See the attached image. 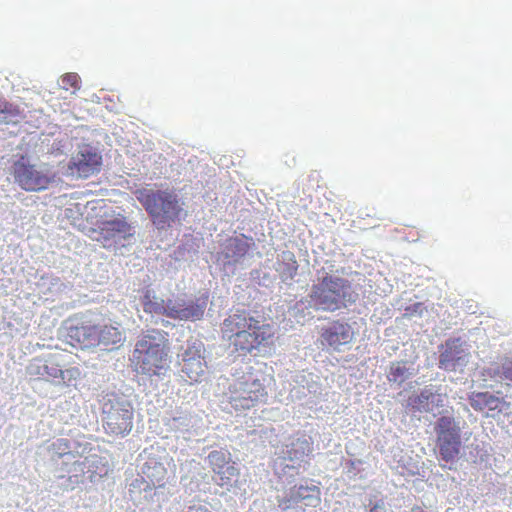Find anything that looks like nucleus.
I'll return each mask as SVG.
<instances>
[{
  "label": "nucleus",
  "instance_id": "obj_1",
  "mask_svg": "<svg viewBox=\"0 0 512 512\" xmlns=\"http://www.w3.org/2000/svg\"><path fill=\"white\" fill-rule=\"evenodd\" d=\"M135 196L159 232L181 224L188 216L183 196L173 188L148 185L137 189Z\"/></svg>",
  "mask_w": 512,
  "mask_h": 512
},
{
  "label": "nucleus",
  "instance_id": "obj_2",
  "mask_svg": "<svg viewBox=\"0 0 512 512\" xmlns=\"http://www.w3.org/2000/svg\"><path fill=\"white\" fill-rule=\"evenodd\" d=\"M357 299L358 294L347 279L331 274L318 277V283L310 290V302L318 311L334 312L349 307Z\"/></svg>",
  "mask_w": 512,
  "mask_h": 512
},
{
  "label": "nucleus",
  "instance_id": "obj_3",
  "mask_svg": "<svg viewBox=\"0 0 512 512\" xmlns=\"http://www.w3.org/2000/svg\"><path fill=\"white\" fill-rule=\"evenodd\" d=\"M101 410L103 427L107 433L125 436L131 432L134 408L128 396L115 392L103 395Z\"/></svg>",
  "mask_w": 512,
  "mask_h": 512
},
{
  "label": "nucleus",
  "instance_id": "obj_4",
  "mask_svg": "<svg viewBox=\"0 0 512 512\" xmlns=\"http://www.w3.org/2000/svg\"><path fill=\"white\" fill-rule=\"evenodd\" d=\"M436 448L439 461L445 462L444 467L452 469L456 464L461 449V428L454 417L443 415L434 425Z\"/></svg>",
  "mask_w": 512,
  "mask_h": 512
},
{
  "label": "nucleus",
  "instance_id": "obj_5",
  "mask_svg": "<svg viewBox=\"0 0 512 512\" xmlns=\"http://www.w3.org/2000/svg\"><path fill=\"white\" fill-rule=\"evenodd\" d=\"M74 458L71 441L57 438L39 445L35 452L36 467L44 472L53 473L62 478V472L68 471L69 462Z\"/></svg>",
  "mask_w": 512,
  "mask_h": 512
},
{
  "label": "nucleus",
  "instance_id": "obj_6",
  "mask_svg": "<svg viewBox=\"0 0 512 512\" xmlns=\"http://www.w3.org/2000/svg\"><path fill=\"white\" fill-rule=\"evenodd\" d=\"M14 183L27 192H41L54 181V174L46 164H31L21 157L11 167Z\"/></svg>",
  "mask_w": 512,
  "mask_h": 512
},
{
  "label": "nucleus",
  "instance_id": "obj_7",
  "mask_svg": "<svg viewBox=\"0 0 512 512\" xmlns=\"http://www.w3.org/2000/svg\"><path fill=\"white\" fill-rule=\"evenodd\" d=\"M205 346L199 339L191 338L177 353L178 364L183 376L192 382H200L206 373Z\"/></svg>",
  "mask_w": 512,
  "mask_h": 512
},
{
  "label": "nucleus",
  "instance_id": "obj_8",
  "mask_svg": "<svg viewBox=\"0 0 512 512\" xmlns=\"http://www.w3.org/2000/svg\"><path fill=\"white\" fill-rule=\"evenodd\" d=\"M168 351L169 346L135 348V352L143 354L142 360L138 363L137 372L150 378L157 377L159 380H164L170 369Z\"/></svg>",
  "mask_w": 512,
  "mask_h": 512
},
{
  "label": "nucleus",
  "instance_id": "obj_9",
  "mask_svg": "<svg viewBox=\"0 0 512 512\" xmlns=\"http://www.w3.org/2000/svg\"><path fill=\"white\" fill-rule=\"evenodd\" d=\"M101 165L102 156L97 149L90 144H82L73 152L68 163V171L72 176L88 178L98 173Z\"/></svg>",
  "mask_w": 512,
  "mask_h": 512
},
{
  "label": "nucleus",
  "instance_id": "obj_10",
  "mask_svg": "<svg viewBox=\"0 0 512 512\" xmlns=\"http://www.w3.org/2000/svg\"><path fill=\"white\" fill-rule=\"evenodd\" d=\"M439 356V368L449 372L462 373L470 362L468 345L460 337L445 341Z\"/></svg>",
  "mask_w": 512,
  "mask_h": 512
},
{
  "label": "nucleus",
  "instance_id": "obj_11",
  "mask_svg": "<svg viewBox=\"0 0 512 512\" xmlns=\"http://www.w3.org/2000/svg\"><path fill=\"white\" fill-rule=\"evenodd\" d=\"M209 302L207 292L200 293L189 299L177 298L173 300L170 310V318L178 321H199L203 319Z\"/></svg>",
  "mask_w": 512,
  "mask_h": 512
},
{
  "label": "nucleus",
  "instance_id": "obj_12",
  "mask_svg": "<svg viewBox=\"0 0 512 512\" xmlns=\"http://www.w3.org/2000/svg\"><path fill=\"white\" fill-rule=\"evenodd\" d=\"M468 403L486 418H498L501 414H508L511 409L510 402L490 392H472L468 396Z\"/></svg>",
  "mask_w": 512,
  "mask_h": 512
},
{
  "label": "nucleus",
  "instance_id": "obj_13",
  "mask_svg": "<svg viewBox=\"0 0 512 512\" xmlns=\"http://www.w3.org/2000/svg\"><path fill=\"white\" fill-rule=\"evenodd\" d=\"M101 235L105 241L125 247L135 241V227L124 216L118 215L102 223Z\"/></svg>",
  "mask_w": 512,
  "mask_h": 512
},
{
  "label": "nucleus",
  "instance_id": "obj_14",
  "mask_svg": "<svg viewBox=\"0 0 512 512\" xmlns=\"http://www.w3.org/2000/svg\"><path fill=\"white\" fill-rule=\"evenodd\" d=\"M61 335L74 347L81 349L96 347V326L78 325L73 321H66L61 329Z\"/></svg>",
  "mask_w": 512,
  "mask_h": 512
},
{
  "label": "nucleus",
  "instance_id": "obj_15",
  "mask_svg": "<svg viewBox=\"0 0 512 512\" xmlns=\"http://www.w3.org/2000/svg\"><path fill=\"white\" fill-rule=\"evenodd\" d=\"M255 328L238 331L233 336V344L236 350L243 354L252 353L253 350H259V347L266 343L271 337L269 329L264 324L257 323Z\"/></svg>",
  "mask_w": 512,
  "mask_h": 512
},
{
  "label": "nucleus",
  "instance_id": "obj_16",
  "mask_svg": "<svg viewBox=\"0 0 512 512\" xmlns=\"http://www.w3.org/2000/svg\"><path fill=\"white\" fill-rule=\"evenodd\" d=\"M408 405L415 411L434 414L437 409L443 407L444 396L439 387L430 384L421 389L418 394L410 396Z\"/></svg>",
  "mask_w": 512,
  "mask_h": 512
},
{
  "label": "nucleus",
  "instance_id": "obj_17",
  "mask_svg": "<svg viewBox=\"0 0 512 512\" xmlns=\"http://www.w3.org/2000/svg\"><path fill=\"white\" fill-rule=\"evenodd\" d=\"M355 336L352 326L345 322L335 321L322 329L323 341L334 350L342 351L351 344Z\"/></svg>",
  "mask_w": 512,
  "mask_h": 512
},
{
  "label": "nucleus",
  "instance_id": "obj_18",
  "mask_svg": "<svg viewBox=\"0 0 512 512\" xmlns=\"http://www.w3.org/2000/svg\"><path fill=\"white\" fill-rule=\"evenodd\" d=\"M257 323H260V321L255 319L250 312L235 310L224 319L222 330L229 339H232L238 331L255 328Z\"/></svg>",
  "mask_w": 512,
  "mask_h": 512
},
{
  "label": "nucleus",
  "instance_id": "obj_19",
  "mask_svg": "<svg viewBox=\"0 0 512 512\" xmlns=\"http://www.w3.org/2000/svg\"><path fill=\"white\" fill-rule=\"evenodd\" d=\"M96 347H103V350L114 351L119 349L124 341L125 334L118 327L104 326L102 328L96 327Z\"/></svg>",
  "mask_w": 512,
  "mask_h": 512
},
{
  "label": "nucleus",
  "instance_id": "obj_20",
  "mask_svg": "<svg viewBox=\"0 0 512 512\" xmlns=\"http://www.w3.org/2000/svg\"><path fill=\"white\" fill-rule=\"evenodd\" d=\"M250 248L248 238L244 235L229 238L224 246V256L228 264L239 263Z\"/></svg>",
  "mask_w": 512,
  "mask_h": 512
},
{
  "label": "nucleus",
  "instance_id": "obj_21",
  "mask_svg": "<svg viewBox=\"0 0 512 512\" xmlns=\"http://www.w3.org/2000/svg\"><path fill=\"white\" fill-rule=\"evenodd\" d=\"M416 373L417 369L412 362L395 361L389 366L387 379L389 383L394 384L399 388L405 381L415 376Z\"/></svg>",
  "mask_w": 512,
  "mask_h": 512
},
{
  "label": "nucleus",
  "instance_id": "obj_22",
  "mask_svg": "<svg viewBox=\"0 0 512 512\" xmlns=\"http://www.w3.org/2000/svg\"><path fill=\"white\" fill-rule=\"evenodd\" d=\"M141 303L146 313L170 318L169 308L172 307L173 300L169 299L165 301L163 298L155 295L154 292L147 290L142 297Z\"/></svg>",
  "mask_w": 512,
  "mask_h": 512
},
{
  "label": "nucleus",
  "instance_id": "obj_23",
  "mask_svg": "<svg viewBox=\"0 0 512 512\" xmlns=\"http://www.w3.org/2000/svg\"><path fill=\"white\" fill-rule=\"evenodd\" d=\"M291 490V497L295 500L296 504L304 502L306 506L316 507L320 499V489L316 485H295Z\"/></svg>",
  "mask_w": 512,
  "mask_h": 512
},
{
  "label": "nucleus",
  "instance_id": "obj_24",
  "mask_svg": "<svg viewBox=\"0 0 512 512\" xmlns=\"http://www.w3.org/2000/svg\"><path fill=\"white\" fill-rule=\"evenodd\" d=\"M169 346L168 334L158 329H148L137 341L135 348H152Z\"/></svg>",
  "mask_w": 512,
  "mask_h": 512
},
{
  "label": "nucleus",
  "instance_id": "obj_25",
  "mask_svg": "<svg viewBox=\"0 0 512 512\" xmlns=\"http://www.w3.org/2000/svg\"><path fill=\"white\" fill-rule=\"evenodd\" d=\"M37 373L41 376H47L53 380H57V383L66 382L70 380L77 373V369H66L63 370L55 363H44L38 367Z\"/></svg>",
  "mask_w": 512,
  "mask_h": 512
},
{
  "label": "nucleus",
  "instance_id": "obj_26",
  "mask_svg": "<svg viewBox=\"0 0 512 512\" xmlns=\"http://www.w3.org/2000/svg\"><path fill=\"white\" fill-rule=\"evenodd\" d=\"M247 385V397H243L244 403L241 404L244 408H250L254 406L256 402L265 401L267 397V391L264 385L260 382V380L255 379L250 384Z\"/></svg>",
  "mask_w": 512,
  "mask_h": 512
},
{
  "label": "nucleus",
  "instance_id": "obj_27",
  "mask_svg": "<svg viewBox=\"0 0 512 512\" xmlns=\"http://www.w3.org/2000/svg\"><path fill=\"white\" fill-rule=\"evenodd\" d=\"M313 311H317L314 304L310 302V293L307 297L297 301L290 308V315L293 316L298 323H303L307 319L313 318Z\"/></svg>",
  "mask_w": 512,
  "mask_h": 512
},
{
  "label": "nucleus",
  "instance_id": "obj_28",
  "mask_svg": "<svg viewBox=\"0 0 512 512\" xmlns=\"http://www.w3.org/2000/svg\"><path fill=\"white\" fill-rule=\"evenodd\" d=\"M143 474L151 481L152 485H160L167 474L166 468L156 460L147 461L142 467Z\"/></svg>",
  "mask_w": 512,
  "mask_h": 512
},
{
  "label": "nucleus",
  "instance_id": "obj_29",
  "mask_svg": "<svg viewBox=\"0 0 512 512\" xmlns=\"http://www.w3.org/2000/svg\"><path fill=\"white\" fill-rule=\"evenodd\" d=\"M488 373L499 380L512 381V356L505 357L499 365H492L488 368Z\"/></svg>",
  "mask_w": 512,
  "mask_h": 512
},
{
  "label": "nucleus",
  "instance_id": "obj_30",
  "mask_svg": "<svg viewBox=\"0 0 512 512\" xmlns=\"http://www.w3.org/2000/svg\"><path fill=\"white\" fill-rule=\"evenodd\" d=\"M293 382L295 383L294 386L303 387V388L307 389V392L309 394L316 395L317 393H319L320 386H319L318 382H316L313 379V375L310 373L306 374L303 371L297 372L293 376Z\"/></svg>",
  "mask_w": 512,
  "mask_h": 512
},
{
  "label": "nucleus",
  "instance_id": "obj_31",
  "mask_svg": "<svg viewBox=\"0 0 512 512\" xmlns=\"http://www.w3.org/2000/svg\"><path fill=\"white\" fill-rule=\"evenodd\" d=\"M208 462L215 473L221 472L230 461V453L224 450H212L207 456Z\"/></svg>",
  "mask_w": 512,
  "mask_h": 512
},
{
  "label": "nucleus",
  "instance_id": "obj_32",
  "mask_svg": "<svg viewBox=\"0 0 512 512\" xmlns=\"http://www.w3.org/2000/svg\"><path fill=\"white\" fill-rule=\"evenodd\" d=\"M17 116L18 111L12 104L5 100H0V123H16Z\"/></svg>",
  "mask_w": 512,
  "mask_h": 512
},
{
  "label": "nucleus",
  "instance_id": "obj_33",
  "mask_svg": "<svg viewBox=\"0 0 512 512\" xmlns=\"http://www.w3.org/2000/svg\"><path fill=\"white\" fill-rule=\"evenodd\" d=\"M310 451V445L307 440L298 439L296 442L292 443V448L287 450L288 457L293 460L294 458H299V456H303Z\"/></svg>",
  "mask_w": 512,
  "mask_h": 512
},
{
  "label": "nucleus",
  "instance_id": "obj_34",
  "mask_svg": "<svg viewBox=\"0 0 512 512\" xmlns=\"http://www.w3.org/2000/svg\"><path fill=\"white\" fill-rule=\"evenodd\" d=\"M366 512H387L388 504L383 497H370L364 504Z\"/></svg>",
  "mask_w": 512,
  "mask_h": 512
},
{
  "label": "nucleus",
  "instance_id": "obj_35",
  "mask_svg": "<svg viewBox=\"0 0 512 512\" xmlns=\"http://www.w3.org/2000/svg\"><path fill=\"white\" fill-rule=\"evenodd\" d=\"M195 419L188 414L179 415L177 417H173L172 425L177 429H185L188 430L190 427L194 426Z\"/></svg>",
  "mask_w": 512,
  "mask_h": 512
},
{
  "label": "nucleus",
  "instance_id": "obj_36",
  "mask_svg": "<svg viewBox=\"0 0 512 512\" xmlns=\"http://www.w3.org/2000/svg\"><path fill=\"white\" fill-rule=\"evenodd\" d=\"M426 310L425 306L421 302H415L407 305L404 308V317H413V316H422L423 312Z\"/></svg>",
  "mask_w": 512,
  "mask_h": 512
},
{
  "label": "nucleus",
  "instance_id": "obj_37",
  "mask_svg": "<svg viewBox=\"0 0 512 512\" xmlns=\"http://www.w3.org/2000/svg\"><path fill=\"white\" fill-rule=\"evenodd\" d=\"M276 503L282 510H287L296 504L295 500L291 497V490L289 489L282 495L276 496Z\"/></svg>",
  "mask_w": 512,
  "mask_h": 512
},
{
  "label": "nucleus",
  "instance_id": "obj_38",
  "mask_svg": "<svg viewBox=\"0 0 512 512\" xmlns=\"http://www.w3.org/2000/svg\"><path fill=\"white\" fill-rule=\"evenodd\" d=\"M80 77L77 73H67L61 77L62 87L67 89V86H71L75 89H79Z\"/></svg>",
  "mask_w": 512,
  "mask_h": 512
},
{
  "label": "nucleus",
  "instance_id": "obj_39",
  "mask_svg": "<svg viewBox=\"0 0 512 512\" xmlns=\"http://www.w3.org/2000/svg\"><path fill=\"white\" fill-rule=\"evenodd\" d=\"M239 474L238 469L234 465L225 466L221 472L218 473L220 475V479L222 481H229L232 477H235Z\"/></svg>",
  "mask_w": 512,
  "mask_h": 512
},
{
  "label": "nucleus",
  "instance_id": "obj_40",
  "mask_svg": "<svg viewBox=\"0 0 512 512\" xmlns=\"http://www.w3.org/2000/svg\"><path fill=\"white\" fill-rule=\"evenodd\" d=\"M309 393L307 392V389L303 387L293 386V388L290 390V397L292 400H302L306 398V396Z\"/></svg>",
  "mask_w": 512,
  "mask_h": 512
},
{
  "label": "nucleus",
  "instance_id": "obj_41",
  "mask_svg": "<svg viewBox=\"0 0 512 512\" xmlns=\"http://www.w3.org/2000/svg\"><path fill=\"white\" fill-rule=\"evenodd\" d=\"M361 463H362V461L360 459L348 460L346 462L345 468L347 469L348 473L355 476L357 474L356 467H357V465H359Z\"/></svg>",
  "mask_w": 512,
  "mask_h": 512
},
{
  "label": "nucleus",
  "instance_id": "obj_42",
  "mask_svg": "<svg viewBox=\"0 0 512 512\" xmlns=\"http://www.w3.org/2000/svg\"><path fill=\"white\" fill-rule=\"evenodd\" d=\"M186 512H211L205 505L190 506Z\"/></svg>",
  "mask_w": 512,
  "mask_h": 512
},
{
  "label": "nucleus",
  "instance_id": "obj_43",
  "mask_svg": "<svg viewBox=\"0 0 512 512\" xmlns=\"http://www.w3.org/2000/svg\"><path fill=\"white\" fill-rule=\"evenodd\" d=\"M188 466L196 469L199 466V463L194 459H192L190 461H186L184 464H181L180 472H184L186 467H188Z\"/></svg>",
  "mask_w": 512,
  "mask_h": 512
},
{
  "label": "nucleus",
  "instance_id": "obj_44",
  "mask_svg": "<svg viewBox=\"0 0 512 512\" xmlns=\"http://www.w3.org/2000/svg\"><path fill=\"white\" fill-rule=\"evenodd\" d=\"M297 268H298V265L295 260H293L291 264H288L287 271L289 273L290 278H293V275L296 273Z\"/></svg>",
  "mask_w": 512,
  "mask_h": 512
},
{
  "label": "nucleus",
  "instance_id": "obj_45",
  "mask_svg": "<svg viewBox=\"0 0 512 512\" xmlns=\"http://www.w3.org/2000/svg\"><path fill=\"white\" fill-rule=\"evenodd\" d=\"M162 324H163L165 327H167V326L170 324V322H169V321H166V320H164V319H162Z\"/></svg>",
  "mask_w": 512,
  "mask_h": 512
},
{
  "label": "nucleus",
  "instance_id": "obj_46",
  "mask_svg": "<svg viewBox=\"0 0 512 512\" xmlns=\"http://www.w3.org/2000/svg\"><path fill=\"white\" fill-rule=\"evenodd\" d=\"M287 254H288L287 259L292 260L293 254L291 252H288Z\"/></svg>",
  "mask_w": 512,
  "mask_h": 512
},
{
  "label": "nucleus",
  "instance_id": "obj_47",
  "mask_svg": "<svg viewBox=\"0 0 512 512\" xmlns=\"http://www.w3.org/2000/svg\"><path fill=\"white\" fill-rule=\"evenodd\" d=\"M184 479H186V476L182 475L181 476V481H183Z\"/></svg>",
  "mask_w": 512,
  "mask_h": 512
}]
</instances>
